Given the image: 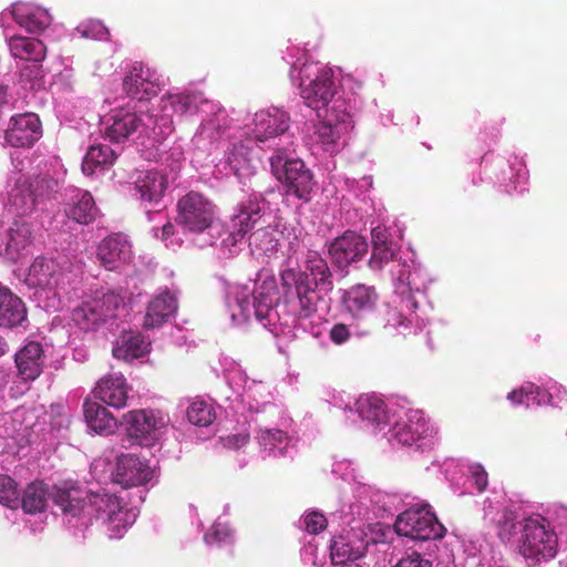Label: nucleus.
Returning a JSON list of instances; mask_svg holds the SVG:
<instances>
[{"mask_svg":"<svg viewBox=\"0 0 567 567\" xmlns=\"http://www.w3.org/2000/svg\"><path fill=\"white\" fill-rule=\"evenodd\" d=\"M94 28L96 29V31H95V33H94V37H99V35H101V34H103V33H109L107 29H106V28H104V27H103L102 24H100V23H96V24L94 25Z\"/></svg>","mask_w":567,"mask_h":567,"instance_id":"338daca9","label":"nucleus"},{"mask_svg":"<svg viewBox=\"0 0 567 567\" xmlns=\"http://www.w3.org/2000/svg\"><path fill=\"white\" fill-rule=\"evenodd\" d=\"M176 221L185 230L203 233L210 228L216 217V206L202 193L192 190L177 202Z\"/></svg>","mask_w":567,"mask_h":567,"instance_id":"423d86ee","label":"nucleus"},{"mask_svg":"<svg viewBox=\"0 0 567 567\" xmlns=\"http://www.w3.org/2000/svg\"><path fill=\"white\" fill-rule=\"evenodd\" d=\"M9 236H10V239L8 241V248L18 249V244L16 243V239H14V231L11 230Z\"/></svg>","mask_w":567,"mask_h":567,"instance_id":"69168bd1","label":"nucleus"},{"mask_svg":"<svg viewBox=\"0 0 567 567\" xmlns=\"http://www.w3.org/2000/svg\"><path fill=\"white\" fill-rule=\"evenodd\" d=\"M204 538L208 545L233 544V533L223 524L213 525L209 532L205 534Z\"/></svg>","mask_w":567,"mask_h":567,"instance_id":"09e8293b","label":"nucleus"},{"mask_svg":"<svg viewBox=\"0 0 567 567\" xmlns=\"http://www.w3.org/2000/svg\"><path fill=\"white\" fill-rule=\"evenodd\" d=\"M28 319V309L23 300L8 287L0 284V328L14 329Z\"/></svg>","mask_w":567,"mask_h":567,"instance_id":"b1692460","label":"nucleus"},{"mask_svg":"<svg viewBox=\"0 0 567 567\" xmlns=\"http://www.w3.org/2000/svg\"><path fill=\"white\" fill-rule=\"evenodd\" d=\"M519 554L533 564L542 559H550L557 553V536L542 517L527 518L520 526L517 539Z\"/></svg>","mask_w":567,"mask_h":567,"instance_id":"20e7f679","label":"nucleus"},{"mask_svg":"<svg viewBox=\"0 0 567 567\" xmlns=\"http://www.w3.org/2000/svg\"><path fill=\"white\" fill-rule=\"evenodd\" d=\"M41 121L34 113L11 116L4 131V141L12 147H30L42 135Z\"/></svg>","mask_w":567,"mask_h":567,"instance_id":"f8f14e48","label":"nucleus"},{"mask_svg":"<svg viewBox=\"0 0 567 567\" xmlns=\"http://www.w3.org/2000/svg\"><path fill=\"white\" fill-rule=\"evenodd\" d=\"M115 158L116 153L109 145H93L84 156L82 171L87 176L93 175L97 168L111 166Z\"/></svg>","mask_w":567,"mask_h":567,"instance_id":"4c0bfd02","label":"nucleus"},{"mask_svg":"<svg viewBox=\"0 0 567 567\" xmlns=\"http://www.w3.org/2000/svg\"><path fill=\"white\" fill-rule=\"evenodd\" d=\"M305 529L312 535H317L326 529L328 520L322 513L312 511L303 517Z\"/></svg>","mask_w":567,"mask_h":567,"instance_id":"3c124183","label":"nucleus"},{"mask_svg":"<svg viewBox=\"0 0 567 567\" xmlns=\"http://www.w3.org/2000/svg\"><path fill=\"white\" fill-rule=\"evenodd\" d=\"M174 234V225L172 223H166L162 227V238L167 239Z\"/></svg>","mask_w":567,"mask_h":567,"instance_id":"e2e57ef3","label":"nucleus"},{"mask_svg":"<svg viewBox=\"0 0 567 567\" xmlns=\"http://www.w3.org/2000/svg\"><path fill=\"white\" fill-rule=\"evenodd\" d=\"M221 441H223V444L225 447L238 450L248 443L249 434H247V433L230 434V435H227L226 437H223Z\"/></svg>","mask_w":567,"mask_h":567,"instance_id":"13d9d810","label":"nucleus"},{"mask_svg":"<svg viewBox=\"0 0 567 567\" xmlns=\"http://www.w3.org/2000/svg\"><path fill=\"white\" fill-rule=\"evenodd\" d=\"M83 412L87 426L97 434H113L118 426L116 417L101 403L85 401Z\"/></svg>","mask_w":567,"mask_h":567,"instance_id":"c756f323","label":"nucleus"},{"mask_svg":"<svg viewBox=\"0 0 567 567\" xmlns=\"http://www.w3.org/2000/svg\"><path fill=\"white\" fill-rule=\"evenodd\" d=\"M276 291L277 281L275 276L269 274L259 275L256 287L251 292L252 303L250 302V292L246 289H241L235 296L240 315L246 319L255 316L258 321L262 322L271 310L272 297Z\"/></svg>","mask_w":567,"mask_h":567,"instance_id":"6e6552de","label":"nucleus"},{"mask_svg":"<svg viewBox=\"0 0 567 567\" xmlns=\"http://www.w3.org/2000/svg\"><path fill=\"white\" fill-rule=\"evenodd\" d=\"M13 20L30 33L44 31L52 21L47 10L37 8L28 9L23 6H14L12 9Z\"/></svg>","mask_w":567,"mask_h":567,"instance_id":"473e14b6","label":"nucleus"},{"mask_svg":"<svg viewBox=\"0 0 567 567\" xmlns=\"http://www.w3.org/2000/svg\"><path fill=\"white\" fill-rule=\"evenodd\" d=\"M143 125L150 127V124L143 123V120L136 113L118 110L107 121L105 136L112 142L122 143Z\"/></svg>","mask_w":567,"mask_h":567,"instance_id":"a878e982","label":"nucleus"},{"mask_svg":"<svg viewBox=\"0 0 567 567\" xmlns=\"http://www.w3.org/2000/svg\"><path fill=\"white\" fill-rule=\"evenodd\" d=\"M350 329L344 323H336L329 331V338L334 344H343L350 339Z\"/></svg>","mask_w":567,"mask_h":567,"instance_id":"6e6d98bb","label":"nucleus"},{"mask_svg":"<svg viewBox=\"0 0 567 567\" xmlns=\"http://www.w3.org/2000/svg\"><path fill=\"white\" fill-rule=\"evenodd\" d=\"M118 507H121V503L114 494L104 491L89 492L85 511L90 516L104 520L109 515L114 514Z\"/></svg>","mask_w":567,"mask_h":567,"instance_id":"c9c22d12","label":"nucleus"},{"mask_svg":"<svg viewBox=\"0 0 567 567\" xmlns=\"http://www.w3.org/2000/svg\"><path fill=\"white\" fill-rule=\"evenodd\" d=\"M471 478L473 480L477 492L482 493L485 491L488 484V476L481 465H475L471 468Z\"/></svg>","mask_w":567,"mask_h":567,"instance_id":"4d7b16f0","label":"nucleus"},{"mask_svg":"<svg viewBox=\"0 0 567 567\" xmlns=\"http://www.w3.org/2000/svg\"><path fill=\"white\" fill-rule=\"evenodd\" d=\"M362 555L360 548L353 547L344 536L334 537L331 542L330 556L336 565H343L348 560H357Z\"/></svg>","mask_w":567,"mask_h":567,"instance_id":"a19ab883","label":"nucleus"},{"mask_svg":"<svg viewBox=\"0 0 567 567\" xmlns=\"http://www.w3.org/2000/svg\"><path fill=\"white\" fill-rule=\"evenodd\" d=\"M59 190V181L49 174L20 176L9 193V205L19 215H30L53 199Z\"/></svg>","mask_w":567,"mask_h":567,"instance_id":"7ed1b4c3","label":"nucleus"},{"mask_svg":"<svg viewBox=\"0 0 567 567\" xmlns=\"http://www.w3.org/2000/svg\"><path fill=\"white\" fill-rule=\"evenodd\" d=\"M523 522H516L512 513H505L497 523V534L502 542H511L516 534H520Z\"/></svg>","mask_w":567,"mask_h":567,"instance_id":"de8ad7c7","label":"nucleus"},{"mask_svg":"<svg viewBox=\"0 0 567 567\" xmlns=\"http://www.w3.org/2000/svg\"><path fill=\"white\" fill-rule=\"evenodd\" d=\"M372 254L368 261L371 270H381L393 260L398 254V246L393 241L392 234L383 225H378L371 230Z\"/></svg>","mask_w":567,"mask_h":567,"instance_id":"4be33fe9","label":"nucleus"},{"mask_svg":"<svg viewBox=\"0 0 567 567\" xmlns=\"http://www.w3.org/2000/svg\"><path fill=\"white\" fill-rule=\"evenodd\" d=\"M386 316H388L386 323L383 324L382 322L372 321L370 323V327L377 328V327L382 326L383 328H388V327H392V328L405 327L406 328L410 323V321L403 316V313L398 311L396 309L388 308Z\"/></svg>","mask_w":567,"mask_h":567,"instance_id":"864d4df0","label":"nucleus"},{"mask_svg":"<svg viewBox=\"0 0 567 567\" xmlns=\"http://www.w3.org/2000/svg\"><path fill=\"white\" fill-rule=\"evenodd\" d=\"M44 71L41 62H32L20 71V82L30 90H38L43 85Z\"/></svg>","mask_w":567,"mask_h":567,"instance_id":"a18cd8bd","label":"nucleus"},{"mask_svg":"<svg viewBox=\"0 0 567 567\" xmlns=\"http://www.w3.org/2000/svg\"><path fill=\"white\" fill-rule=\"evenodd\" d=\"M87 496V491L68 484L55 486L51 495L53 503L63 514L72 517H78L85 511Z\"/></svg>","mask_w":567,"mask_h":567,"instance_id":"cd10ccee","label":"nucleus"},{"mask_svg":"<svg viewBox=\"0 0 567 567\" xmlns=\"http://www.w3.org/2000/svg\"><path fill=\"white\" fill-rule=\"evenodd\" d=\"M334 94L336 84L330 69H320L308 84L301 83V97L310 109L318 112V116H321L320 111L330 110L329 104L336 102Z\"/></svg>","mask_w":567,"mask_h":567,"instance_id":"9b49d317","label":"nucleus"},{"mask_svg":"<svg viewBox=\"0 0 567 567\" xmlns=\"http://www.w3.org/2000/svg\"><path fill=\"white\" fill-rule=\"evenodd\" d=\"M147 118L150 122L153 123L152 130L156 135L166 136L169 135L174 127H173V120L169 115H163L159 118H153L152 115H147Z\"/></svg>","mask_w":567,"mask_h":567,"instance_id":"5fc2aeb1","label":"nucleus"},{"mask_svg":"<svg viewBox=\"0 0 567 567\" xmlns=\"http://www.w3.org/2000/svg\"><path fill=\"white\" fill-rule=\"evenodd\" d=\"M432 434L433 429L420 410H410L405 419L395 422L391 429V440L405 446H412Z\"/></svg>","mask_w":567,"mask_h":567,"instance_id":"4468645a","label":"nucleus"},{"mask_svg":"<svg viewBox=\"0 0 567 567\" xmlns=\"http://www.w3.org/2000/svg\"><path fill=\"white\" fill-rule=\"evenodd\" d=\"M350 114L342 101H336L330 110H326L324 120L315 126V135L328 152H333L341 135L349 128Z\"/></svg>","mask_w":567,"mask_h":567,"instance_id":"9d476101","label":"nucleus"},{"mask_svg":"<svg viewBox=\"0 0 567 567\" xmlns=\"http://www.w3.org/2000/svg\"><path fill=\"white\" fill-rule=\"evenodd\" d=\"M200 97L194 93L168 94L161 99L162 110L172 111L174 114L184 116L197 112Z\"/></svg>","mask_w":567,"mask_h":567,"instance_id":"ea45409f","label":"nucleus"},{"mask_svg":"<svg viewBox=\"0 0 567 567\" xmlns=\"http://www.w3.org/2000/svg\"><path fill=\"white\" fill-rule=\"evenodd\" d=\"M8 45L11 54L21 60L42 62L47 55V47L35 38L13 35Z\"/></svg>","mask_w":567,"mask_h":567,"instance_id":"2f4dec72","label":"nucleus"},{"mask_svg":"<svg viewBox=\"0 0 567 567\" xmlns=\"http://www.w3.org/2000/svg\"><path fill=\"white\" fill-rule=\"evenodd\" d=\"M357 412L362 421L370 423L372 426H379L388 420L385 404L375 394H363L357 402Z\"/></svg>","mask_w":567,"mask_h":567,"instance_id":"f704fd0d","label":"nucleus"},{"mask_svg":"<svg viewBox=\"0 0 567 567\" xmlns=\"http://www.w3.org/2000/svg\"><path fill=\"white\" fill-rule=\"evenodd\" d=\"M402 302L408 309L415 310L417 308V302L412 296H409L406 299L402 300Z\"/></svg>","mask_w":567,"mask_h":567,"instance_id":"0e129e2a","label":"nucleus"},{"mask_svg":"<svg viewBox=\"0 0 567 567\" xmlns=\"http://www.w3.org/2000/svg\"><path fill=\"white\" fill-rule=\"evenodd\" d=\"M227 161L235 174H239L240 171H244L247 165V159L245 157V146L241 143L235 144L228 154Z\"/></svg>","mask_w":567,"mask_h":567,"instance_id":"603ef678","label":"nucleus"},{"mask_svg":"<svg viewBox=\"0 0 567 567\" xmlns=\"http://www.w3.org/2000/svg\"><path fill=\"white\" fill-rule=\"evenodd\" d=\"M123 89L130 97L146 101L158 94L159 84L154 71L135 62L123 80Z\"/></svg>","mask_w":567,"mask_h":567,"instance_id":"2eb2a0df","label":"nucleus"},{"mask_svg":"<svg viewBox=\"0 0 567 567\" xmlns=\"http://www.w3.org/2000/svg\"><path fill=\"white\" fill-rule=\"evenodd\" d=\"M289 115L278 109L260 111L255 115L254 135L257 142H267L276 140L284 135L289 128ZM277 143H272L269 147L276 148ZM281 147L282 145H279Z\"/></svg>","mask_w":567,"mask_h":567,"instance_id":"6ab92c4d","label":"nucleus"},{"mask_svg":"<svg viewBox=\"0 0 567 567\" xmlns=\"http://www.w3.org/2000/svg\"><path fill=\"white\" fill-rule=\"evenodd\" d=\"M126 431L131 439L140 445H150L156 431L165 425V420L154 411L133 410L123 415Z\"/></svg>","mask_w":567,"mask_h":567,"instance_id":"ddd939ff","label":"nucleus"},{"mask_svg":"<svg viewBox=\"0 0 567 567\" xmlns=\"http://www.w3.org/2000/svg\"><path fill=\"white\" fill-rule=\"evenodd\" d=\"M128 516V512L121 506L103 520L110 538H121L124 535L130 525Z\"/></svg>","mask_w":567,"mask_h":567,"instance_id":"c03bdc74","label":"nucleus"},{"mask_svg":"<svg viewBox=\"0 0 567 567\" xmlns=\"http://www.w3.org/2000/svg\"><path fill=\"white\" fill-rule=\"evenodd\" d=\"M9 100L8 86L0 84V115L9 107Z\"/></svg>","mask_w":567,"mask_h":567,"instance_id":"052dcab7","label":"nucleus"},{"mask_svg":"<svg viewBox=\"0 0 567 567\" xmlns=\"http://www.w3.org/2000/svg\"><path fill=\"white\" fill-rule=\"evenodd\" d=\"M14 363L19 377L24 381H34L43 372L45 355L43 347L38 341L27 342L16 354Z\"/></svg>","mask_w":567,"mask_h":567,"instance_id":"412c9836","label":"nucleus"},{"mask_svg":"<svg viewBox=\"0 0 567 567\" xmlns=\"http://www.w3.org/2000/svg\"><path fill=\"white\" fill-rule=\"evenodd\" d=\"M135 186L143 200L158 203L168 187V177L161 171H147L136 181Z\"/></svg>","mask_w":567,"mask_h":567,"instance_id":"7c9ffc66","label":"nucleus"},{"mask_svg":"<svg viewBox=\"0 0 567 567\" xmlns=\"http://www.w3.org/2000/svg\"><path fill=\"white\" fill-rule=\"evenodd\" d=\"M284 302L290 315L298 320L312 318L323 303L322 291L333 289V276L327 260L309 249L303 268H286L280 271Z\"/></svg>","mask_w":567,"mask_h":567,"instance_id":"f257e3e1","label":"nucleus"},{"mask_svg":"<svg viewBox=\"0 0 567 567\" xmlns=\"http://www.w3.org/2000/svg\"><path fill=\"white\" fill-rule=\"evenodd\" d=\"M278 230L270 225L259 227L249 236V247L251 251L259 256H272L277 252L279 243Z\"/></svg>","mask_w":567,"mask_h":567,"instance_id":"e433bc0d","label":"nucleus"},{"mask_svg":"<svg viewBox=\"0 0 567 567\" xmlns=\"http://www.w3.org/2000/svg\"><path fill=\"white\" fill-rule=\"evenodd\" d=\"M49 492L44 483L34 481L24 488L21 497L22 509L28 514L41 513L48 505Z\"/></svg>","mask_w":567,"mask_h":567,"instance_id":"58836bf2","label":"nucleus"},{"mask_svg":"<svg viewBox=\"0 0 567 567\" xmlns=\"http://www.w3.org/2000/svg\"><path fill=\"white\" fill-rule=\"evenodd\" d=\"M188 421L198 426H208L216 415L212 405L204 401H196L187 409Z\"/></svg>","mask_w":567,"mask_h":567,"instance_id":"37998d69","label":"nucleus"},{"mask_svg":"<svg viewBox=\"0 0 567 567\" xmlns=\"http://www.w3.org/2000/svg\"><path fill=\"white\" fill-rule=\"evenodd\" d=\"M123 299L118 293L109 291L101 297L83 301L72 311V320L82 330H94L107 320L114 319Z\"/></svg>","mask_w":567,"mask_h":567,"instance_id":"0eeeda50","label":"nucleus"},{"mask_svg":"<svg viewBox=\"0 0 567 567\" xmlns=\"http://www.w3.org/2000/svg\"><path fill=\"white\" fill-rule=\"evenodd\" d=\"M147 347L148 343L140 332L123 331L113 348V355L125 361L141 358Z\"/></svg>","mask_w":567,"mask_h":567,"instance_id":"72a5a7b5","label":"nucleus"},{"mask_svg":"<svg viewBox=\"0 0 567 567\" xmlns=\"http://www.w3.org/2000/svg\"><path fill=\"white\" fill-rule=\"evenodd\" d=\"M378 299L375 288L363 284L352 286L343 296L346 308L358 319L371 315L377 307Z\"/></svg>","mask_w":567,"mask_h":567,"instance_id":"393cba45","label":"nucleus"},{"mask_svg":"<svg viewBox=\"0 0 567 567\" xmlns=\"http://www.w3.org/2000/svg\"><path fill=\"white\" fill-rule=\"evenodd\" d=\"M258 443L264 450L274 451L279 449L280 452L288 445V435L277 429H260L257 434Z\"/></svg>","mask_w":567,"mask_h":567,"instance_id":"79ce46f5","label":"nucleus"},{"mask_svg":"<svg viewBox=\"0 0 567 567\" xmlns=\"http://www.w3.org/2000/svg\"><path fill=\"white\" fill-rule=\"evenodd\" d=\"M7 342L0 337V355L4 354Z\"/></svg>","mask_w":567,"mask_h":567,"instance_id":"774afa93","label":"nucleus"},{"mask_svg":"<svg viewBox=\"0 0 567 567\" xmlns=\"http://www.w3.org/2000/svg\"><path fill=\"white\" fill-rule=\"evenodd\" d=\"M261 210V203L257 199L249 198L247 202L241 203L238 214L233 219V229L223 239V245L233 247L240 241L260 221Z\"/></svg>","mask_w":567,"mask_h":567,"instance_id":"aec40b11","label":"nucleus"},{"mask_svg":"<svg viewBox=\"0 0 567 567\" xmlns=\"http://www.w3.org/2000/svg\"><path fill=\"white\" fill-rule=\"evenodd\" d=\"M177 310V300L168 291L155 296L147 305L143 328L154 329L161 327Z\"/></svg>","mask_w":567,"mask_h":567,"instance_id":"c85d7f7f","label":"nucleus"},{"mask_svg":"<svg viewBox=\"0 0 567 567\" xmlns=\"http://www.w3.org/2000/svg\"><path fill=\"white\" fill-rule=\"evenodd\" d=\"M64 272L59 262L54 259L37 257L31 264L28 280L42 288H55L63 284Z\"/></svg>","mask_w":567,"mask_h":567,"instance_id":"bb28decb","label":"nucleus"},{"mask_svg":"<svg viewBox=\"0 0 567 567\" xmlns=\"http://www.w3.org/2000/svg\"><path fill=\"white\" fill-rule=\"evenodd\" d=\"M0 504L9 508H17L19 504L17 483L4 474L0 475Z\"/></svg>","mask_w":567,"mask_h":567,"instance_id":"49530a36","label":"nucleus"},{"mask_svg":"<svg viewBox=\"0 0 567 567\" xmlns=\"http://www.w3.org/2000/svg\"><path fill=\"white\" fill-rule=\"evenodd\" d=\"M152 478L151 467L134 454H122L117 457L113 473L115 483L124 488L146 484Z\"/></svg>","mask_w":567,"mask_h":567,"instance_id":"f3484780","label":"nucleus"},{"mask_svg":"<svg viewBox=\"0 0 567 567\" xmlns=\"http://www.w3.org/2000/svg\"><path fill=\"white\" fill-rule=\"evenodd\" d=\"M93 393L97 400L115 409H122L127 404L128 386L120 373H110L103 377Z\"/></svg>","mask_w":567,"mask_h":567,"instance_id":"5701e85b","label":"nucleus"},{"mask_svg":"<svg viewBox=\"0 0 567 567\" xmlns=\"http://www.w3.org/2000/svg\"><path fill=\"white\" fill-rule=\"evenodd\" d=\"M63 209L68 218L80 225L93 223L99 214V208L91 193L76 187L66 189Z\"/></svg>","mask_w":567,"mask_h":567,"instance_id":"dca6fc26","label":"nucleus"},{"mask_svg":"<svg viewBox=\"0 0 567 567\" xmlns=\"http://www.w3.org/2000/svg\"><path fill=\"white\" fill-rule=\"evenodd\" d=\"M526 395L527 394L524 392L523 389L513 390L512 392L508 393L507 399L514 404H522L524 403V398Z\"/></svg>","mask_w":567,"mask_h":567,"instance_id":"bf43d9fd","label":"nucleus"},{"mask_svg":"<svg viewBox=\"0 0 567 567\" xmlns=\"http://www.w3.org/2000/svg\"><path fill=\"white\" fill-rule=\"evenodd\" d=\"M368 249L369 244L362 235L347 230L330 243L328 251L333 265L343 270L362 260Z\"/></svg>","mask_w":567,"mask_h":567,"instance_id":"1a4fd4ad","label":"nucleus"},{"mask_svg":"<svg viewBox=\"0 0 567 567\" xmlns=\"http://www.w3.org/2000/svg\"><path fill=\"white\" fill-rule=\"evenodd\" d=\"M394 530L400 536L415 540L441 539L446 533V528L430 511L429 505L409 508L401 513L395 519Z\"/></svg>","mask_w":567,"mask_h":567,"instance_id":"39448f33","label":"nucleus"},{"mask_svg":"<svg viewBox=\"0 0 567 567\" xmlns=\"http://www.w3.org/2000/svg\"><path fill=\"white\" fill-rule=\"evenodd\" d=\"M132 257V246L123 234L107 236L97 247V258L107 270L120 269L131 262Z\"/></svg>","mask_w":567,"mask_h":567,"instance_id":"a211bd4d","label":"nucleus"},{"mask_svg":"<svg viewBox=\"0 0 567 567\" xmlns=\"http://www.w3.org/2000/svg\"><path fill=\"white\" fill-rule=\"evenodd\" d=\"M220 116H221L220 113L216 114L214 118H210L209 121L204 123L203 124V130L204 131H209V130L216 128L217 130V134L216 135H219V120H220Z\"/></svg>","mask_w":567,"mask_h":567,"instance_id":"680f3d73","label":"nucleus"},{"mask_svg":"<svg viewBox=\"0 0 567 567\" xmlns=\"http://www.w3.org/2000/svg\"><path fill=\"white\" fill-rule=\"evenodd\" d=\"M432 565L431 559L416 550L409 549L394 567H432Z\"/></svg>","mask_w":567,"mask_h":567,"instance_id":"8fccbe9b","label":"nucleus"},{"mask_svg":"<svg viewBox=\"0 0 567 567\" xmlns=\"http://www.w3.org/2000/svg\"><path fill=\"white\" fill-rule=\"evenodd\" d=\"M286 140L281 147L276 144L274 154L269 158L271 173L287 187L288 194L308 202L313 189L312 173L302 161L289 157L288 152L293 143L289 136Z\"/></svg>","mask_w":567,"mask_h":567,"instance_id":"f03ea898","label":"nucleus"}]
</instances>
